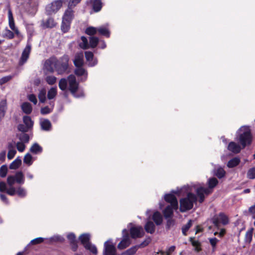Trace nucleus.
<instances>
[{"label": "nucleus", "mask_w": 255, "mask_h": 255, "mask_svg": "<svg viewBox=\"0 0 255 255\" xmlns=\"http://www.w3.org/2000/svg\"><path fill=\"white\" fill-rule=\"evenodd\" d=\"M236 138L240 142L241 145L234 141H231L228 144V149L234 153H238L242 149L251 143L252 135L250 128L248 126L241 127L237 132Z\"/></svg>", "instance_id": "f257e3e1"}, {"label": "nucleus", "mask_w": 255, "mask_h": 255, "mask_svg": "<svg viewBox=\"0 0 255 255\" xmlns=\"http://www.w3.org/2000/svg\"><path fill=\"white\" fill-rule=\"evenodd\" d=\"M68 85L69 90L74 97L81 98L84 96L83 90L79 89V84L75 76L70 75L68 77L67 79L62 78L60 80L59 87L62 91H66L67 89Z\"/></svg>", "instance_id": "f03ea898"}, {"label": "nucleus", "mask_w": 255, "mask_h": 255, "mask_svg": "<svg viewBox=\"0 0 255 255\" xmlns=\"http://www.w3.org/2000/svg\"><path fill=\"white\" fill-rule=\"evenodd\" d=\"M208 187L204 188L200 185L194 184L191 186V187L194 188L197 196L199 198V201L202 203L205 199V196L211 194L213 191V189L218 183V180L215 178L212 177L208 180L207 182Z\"/></svg>", "instance_id": "7ed1b4c3"}, {"label": "nucleus", "mask_w": 255, "mask_h": 255, "mask_svg": "<svg viewBox=\"0 0 255 255\" xmlns=\"http://www.w3.org/2000/svg\"><path fill=\"white\" fill-rule=\"evenodd\" d=\"M189 188V187L188 186L181 188L182 191L185 190L188 192L189 191L187 196L184 198H181L179 201V210L181 212H185L192 209L194 204L197 201V196L191 192L192 191L191 189H187Z\"/></svg>", "instance_id": "20e7f679"}, {"label": "nucleus", "mask_w": 255, "mask_h": 255, "mask_svg": "<svg viewBox=\"0 0 255 255\" xmlns=\"http://www.w3.org/2000/svg\"><path fill=\"white\" fill-rule=\"evenodd\" d=\"M0 191L5 192L10 196L16 194L21 198L25 197L27 194L26 190L23 187L18 186L15 188L13 186L7 187V184L3 181L0 182Z\"/></svg>", "instance_id": "39448f33"}, {"label": "nucleus", "mask_w": 255, "mask_h": 255, "mask_svg": "<svg viewBox=\"0 0 255 255\" xmlns=\"http://www.w3.org/2000/svg\"><path fill=\"white\" fill-rule=\"evenodd\" d=\"M8 24L10 28L13 31L9 30L7 28L5 29L4 30L2 36L8 39H12L14 37V33L19 37H21V35L19 32L17 28L15 26L14 19L13 17L11 10L9 9L8 10Z\"/></svg>", "instance_id": "423d86ee"}, {"label": "nucleus", "mask_w": 255, "mask_h": 255, "mask_svg": "<svg viewBox=\"0 0 255 255\" xmlns=\"http://www.w3.org/2000/svg\"><path fill=\"white\" fill-rule=\"evenodd\" d=\"M74 16V11L72 10V7L68 6L63 16L61 29L64 32H67L69 29L71 22L73 19Z\"/></svg>", "instance_id": "0eeeda50"}, {"label": "nucleus", "mask_w": 255, "mask_h": 255, "mask_svg": "<svg viewBox=\"0 0 255 255\" xmlns=\"http://www.w3.org/2000/svg\"><path fill=\"white\" fill-rule=\"evenodd\" d=\"M25 178L21 171H17L14 175H9L7 177L6 182L7 187L13 186L15 183L19 184H24Z\"/></svg>", "instance_id": "6e6552de"}, {"label": "nucleus", "mask_w": 255, "mask_h": 255, "mask_svg": "<svg viewBox=\"0 0 255 255\" xmlns=\"http://www.w3.org/2000/svg\"><path fill=\"white\" fill-rule=\"evenodd\" d=\"M69 58L67 55H64L60 59H56L55 70L58 74H62L66 72L68 68Z\"/></svg>", "instance_id": "1a4fd4ad"}, {"label": "nucleus", "mask_w": 255, "mask_h": 255, "mask_svg": "<svg viewBox=\"0 0 255 255\" xmlns=\"http://www.w3.org/2000/svg\"><path fill=\"white\" fill-rule=\"evenodd\" d=\"M181 191H182L181 189L180 190L177 189L176 190H172L170 193L165 194L164 196V199L165 201L169 203L170 205L173 206V207L178 208V201L177 198L174 196V194L180 195Z\"/></svg>", "instance_id": "9d476101"}, {"label": "nucleus", "mask_w": 255, "mask_h": 255, "mask_svg": "<svg viewBox=\"0 0 255 255\" xmlns=\"http://www.w3.org/2000/svg\"><path fill=\"white\" fill-rule=\"evenodd\" d=\"M131 237L133 239L139 238L143 236L144 232L141 226H133L132 223L128 225Z\"/></svg>", "instance_id": "9b49d317"}, {"label": "nucleus", "mask_w": 255, "mask_h": 255, "mask_svg": "<svg viewBox=\"0 0 255 255\" xmlns=\"http://www.w3.org/2000/svg\"><path fill=\"white\" fill-rule=\"evenodd\" d=\"M104 255H116L117 251L115 245L111 240H109L104 243Z\"/></svg>", "instance_id": "f8f14e48"}, {"label": "nucleus", "mask_w": 255, "mask_h": 255, "mask_svg": "<svg viewBox=\"0 0 255 255\" xmlns=\"http://www.w3.org/2000/svg\"><path fill=\"white\" fill-rule=\"evenodd\" d=\"M62 5V1L61 0H55L46 6V12L48 14L55 13L61 7Z\"/></svg>", "instance_id": "ddd939ff"}, {"label": "nucleus", "mask_w": 255, "mask_h": 255, "mask_svg": "<svg viewBox=\"0 0 255 255\" xmlns=\"http://www.w3.org/2000/svg\"><path fill=\"white\" fill-rule=\"evenodd\" d=\"M31 50V45L29 42V39L28 40L27 44L25 48L23 49L21 56L19 60V64L22 65L24 64L29 58V56Z\"/></svg>", "instance_id": "4468645a"}, {"label": "nucleus", "mask_w": 255, "mask_h": 255, "mask_svg": "<svg viewBox=\"0 0 255 255\" xmlns=\"http://www.w3.org/2000/svg\"><path fill=\"white\" fill-rule=\"evenodd\" d=\"M123 239L118 246V248L120 250L126 248L131 243L127 229H124L123 230Z\"/></svg>", "instance_id": "2eb2a0df"}, {"label": "nucleus", "mask_w": 255, "mask_h": 255, "mask_svg": "<svg viewBox=\"0 0 255 255\" xmlns=\"http://www.w3.org/2000/svg\"><path fill=\"white\" fill-rule=\"evenodd\" d=\"M212 222L215 226L219 228L220 223L223 225H226L228 223L229 221L226 215L224 214L220 213L219 215L214 217L212 219Z\"/></svg>", "instance_id": "dca6fc26"}, {"label": "nucleus", "mask_w": 255, "mask_h": 255, "mask_svg": "<svg viewBox=\"0 0 255 255\" xmlns=\"http://www.w3.org/2000/svg\"><path fill=\"white\" fill-rule=\"evenodd\" d=\"M56 65V59L51 58L47 60L44 64V69L49 72H53Z\"/></svg>", "instance_id": "f3484780"}, {"label": "nucleus", "mask_w": 255, "mask_h": 255, "mask_svg": "<svg viewBox=\"0 0 255 255\" xmlns=\"http://www.w3.org/2000/svg\"><path fill=\"white\" fill-rule=\"evenodd\" d=\"M85 55L89 66L93 67L97 64L98 60L96 58L94 57V54L92 52L86 51L85 52Z\"/></svg>", "instance_id": "a211bd4d"}, {"label": "nucleus", "mask_w": 255, "mask_h": 255, "mask_svg": "<svg viewBox=\"0 0 255 255\" xmlns=\"http://www.w3.org/2000/svg\"><path fill=\"white\" fill-rule=\"evenodd\" d=\"M177 209L171 205H168L163 211V214L165 219L171 218L173 216V211L176 210Z\"/></svg>", "instance_id": "6ab92c4d"}, {"label": "nucleus", "mask_w": 255, "mask_h": 255, "mask_svg": "<svg viewBox=\"0 0 255 255\" xmlns=\"http://www.w3.org/2000/svg\"><path fill=\"white\" fill-rule=\"evenodd\" d=\"M75 74L78 76L82 77L81 81H85L87 79L88 73L82 67H78L75 70Z\"/></svg>", "instance_id": "aec40b11"}, {"label": "nucleus", "mask_w": 255, "mask_h": 255, "mask_svg": "<svg viewBox=\"0 0 255 255\" xmlns=\"http://www.w3.org/2000/svg\"><path fill=\"white\" fill-rule=\"evenodd\" d=\"M147 244L148 243L146 242V241H144L143 243H142L139 246H135L127 250L126 252L124 253V255H133L136 253L139 247H143L144 246H146Z\"/></svg>", "instance_id": "412c9836"}, {"label": "nucleus", "mask_w": 255, "mask_h": 255, "mask_svg": "<svg viewBox=\"0 0 255 255\" xmlns=\"http://www.w3.org/2000/svg\"><path fill=\"white\" fill-rule=\"evenodd\" d=\"M74 63L76 67H81L84 64L83 54L82 53H77L75 55Z\"/></svg>", "instance_id": "4be33fe9"}, {"label": "nucleus", "mask_w": 255, "mask_h": 255, "mask_svg": "<svg viewBox=\"0 0 255 255\" xmlns=\"http://www.w3.org/2000/svg\"><path fill=\"white\" fill-rule=\"evenodd\" d=\"M15 144L14 143H9L8 145L7 158L8 159H11L15 156L16 151L15 149Z\"/></svg>", "instance_id": "5701e85b"}, {"label": "nucleus", "mask_w": 255, "mask_h": 255, "mask_svg": "<svg viewBox=\"0 0 255 255\" xmlns=\"http://www.w3.org/2000/svg\"><path fill=\"white\" fill-rule=\"evenodd\" d=\"M152 219L157 226L161 225L163 221L162 216L161 213L158 211H156L153 213Z\"/></svg>", "instance_id": "b1692460"}, {"label": "nucleus", "mask_w": 255, "mask_h": 255, "mask_svg": "<svg viewBox=\"0 0 255 255\" xmlns=\"http://www.w3.org/2000/svg\"><path fill=\"white\" fill-rule=\"evenodd\" d=\"M90 238V235L87 233L82 234L79 237V240L84 247L86 246V245H87L90 243L89 242Z\"/></svg>", "instance_id": "393cba45"}, {"label": "nucleus", "mask_w": 255, "mask_h": 255, "mask_svg": "<svg viewBox=\"0 0 255 255\" xmlns=\"http://www.w3.org/2000/svg\"><path fill=\"white\" fill-rule=\"evenodd\" d=\"M98 31L100 34L107 37H109L110 36V31L108 27V25H103L98 27Z\"/></svg>", "instance_id": "a878e982"}, {"label": "nucleus", "mask_w": 255, "mask_h": 255, "mask_svg": "<svg viewBox=\"0 0 255 255\" xmlns=\"http://www.w3.org/2000/svg\"><path fill=\"white\" fill-rule=\"evenodd\" d=\"M144 229L148 233L153 234L155 231V225L151 221H148L144 226Z\"/></svg>", "instance_id": "bb28decb"}, {"label": "nucleus", "mask_w": 255, "mask_h": 255, "mask_svg": "<svg viewBox=\"0 0 255 255\" xmlns=\"http://www.w3.org/2000/svg\"><path fill=\"white\" fill-rule=\"evenodd\" d=\"M7 109L6 101L2 100L0 102V120L4 117Z\"/></svg>", "instance_id": "cd10ccee"}, {"label": "nucleus", "mask_w": 255, "mask_h": 255, "mask_svg": "<svg viewBox=\"0 0 255 255\" xmlns=\"http://www.w3.org/2000/svg\"><path fill=\"white\" fill-rule=\"evenodd\" d=\"M214 174L219 178H223L226 174V171L224 168L221 166L215 168L214 170Z\"/></svg>", "instance_id": "c85d7f7f"}, {"label": "nucleus", "mask_w": 255, "mask_h": 255, "mask_svg": "<svg viewBox=\"0 0 255 255\" xmlns=\"http://www.w3.org/2000/svg\"><path fill=\"white\" fill-rule=\"evenodd\" d=\"M240 162L241 160L240 158L236 157L228 161L227 166L229 168H233L239 165Z\"/></svg>", "instance_id": "c756f323"}, {"label": "nucleus", "mask_w": 255, "mask_h": 255, "mask_svg": "<svg viewBox=\"0 0 255 255\" xmlns=\"http://www.w3.org/2000/svg\"><path fill=\"white\" fill-rule=\"evenodd\" d=\"M35 159L32 156V155L29 153H26L23 158V162L27 166H30L32 164Z\"/></svg>", "instance_id": "7c9ffc66"}, {"label": "nucleus", "mask_w": 255, "mask_h": 255, "mask_svg": "<svg viewBox=\"0 0 255 255\" xmlns=\"http://www.w3.org/2000/svg\"><path fill=\"white\" fill-rule=\"evenodd\" d=\"M40 126L44 130H49L51 128V123L48 120H43L40 121Z\"/></svg>", "instance_id": "2f4dec72"}, {"label": "nucleus", "mask_w": 255, "mask_h": 255, "mask_svg": "<svg viewBox=\"0 0 255 255\" xmlns=\"http://www.w3.org/2000/svg\"><path fill=\"white\" fill-rule=\"evenodd\" d=\"M30 151L34 154H38L42 152V148L37 143L33 144L30 148Z\"/></svg>", "instance_id": "473e14b6"}, {"label": "nucleus", "mask_w": 255, "mask_h": 255, "mask_svg": "<svg viewBox=\"0 0 255 255\" xmlns=\"http://www.w3.org/2000/svg\"><path fill=\"white\" fill-rule=\"evenodd\" d=\"M22 111L26 114H30L32 111V107L28 102H25L21 105Z\"/></svg>", "instance_id": "72a5a7b5"}, {"label": "nucleus", "mask_w": 255, "mask_h": 255, "mask_svg": "<svg viewBox=\"0 0 255 255\" xmlns=\"http://www.w3.org/2000/svg\"><path fill=\"white\" fill-rule=\"evenodd\" d=\"M81 41L79 43V46L83 49H87L89 48V43L88 40L85 36H82L81 38Z\"/></svg>", "instance_id": "f704fd0d"}, {"label": "nucleus", "mask_w": 255, "mask_h": 255, "mask_svg": "<svg viewBox=\"0 0 255 255\" xmlns=\"http://www.w3.org/2000/svg\"><path fill=\"white\" fill-rule=\"evenodd\" d=\"M21 164V160L18 157H17L9 165V168L11 169H16Z\"/></svg>", "instance_id": "c9c22d12"}, {"label": "nucleus", "mask_w": 255, "mask_h": 255, "mask_svg": "<svg viewBox=\"0 0 255 255\" xmlns=\"http://www.w3.org/2000/svg\"><path fill=\"white\" fill-rule=\"evenodd\" d=\"M23 121L26 127L28 129L31 128L33 125V122L31 118L28 116H24L23 118Z\"/></svg>", "instance_id": "e433bc0d"}, {"label": "nucleus", "mask_w": 255, "mask_h": 255, "mask_svg": "<svg viewBox=\"0 0 255 255\" xmlns=\"http://www.w3.org/2000/svg\"><path fill=\"white\" fill-rule=\"evenodd\" d=\"M99 39L98 37L92 36L89 39V48H95L97 46Z\"/></svg>", "instance_id": "4c0bfd02"}, {"label": "nucleus", "mask_w": 255, "mask_h": 255, "mask_svg": "<svg viewBox=\"0 0 255 255\" xmlns=\"http://www.w3.org/2000/svg\"><path fill=\"white\" fill-rule=\"evenodd\" d=\"M68 239L71 242V243H73L72 246V249L74 251H76L77 249V245L75 244V236L73 233H69L67 235Z\"/></svg>", "instance_id": "58836bf2"}, {"label": "nucleus", "mask_w": 255, "mask_h": 255, "mask_svg": "<svg viewBox=\"0 0 255 255\" xmlns=\"http://www.w3.org/2000/svg\"><path fill=\"white\" fill-rule=\"evenodd\" d=\"M57 88L52 87L49 89L47 94L48 99L49 100L53 99L57 95Z\"/></svg>", "instance_id": "ea45409f"}, {"label": "nucleus", "mask_w": 255, "mask_h": 255, "mask_svg": "<svg viewBox=\"0 0 255 255\" xmlns=\"http://www.w3.org/2000/svg\"><path fill=\"white\" fill-rule=\"evenodd\" d=\"M45 80L47 84L52 85L56 83L57 78L53 75H47L45 78Z\"/></svg>", "instance_id": "a19ab883"}, {"label": "nucleus", "mask_w": 255, "mask_h": 255, "mask_svg": "<svg viewBox=\"0 0 255 255\" xmlns=\"http://www.w3.org/2000/svg\"><path fill=\"white\" fill-rule=\"evenodd\" d=\"M254 231L253 228L250 229L246 233L245 241L250 243L252 240L253 233Z\"/></svg>", "instance_id": "79ce46f5"}, {"label": "nucleus", "mask_w": 255, "mask_h": 255, "mask_svg": "<svg viewBox=\"0 0 255 255\" xmlns=\"http://www.w3.org/2000/svg\"><path fill=\"white\" fill-rule=\"evenodd\" d=\"M93 7L95 12L99 11L102 8L101 0H95L93 2Z\"/></svg>", "instance_id": "37998d69"}, {"label": "nucleus", "mask_w": 255, "mask_h": 255, "mask_svg": "<svg viewBox=\"0 0 255 255\" xmlns=\"http://www.w3.org/2000/svg\"><path fill=\"white\" fill-rule=\"evenodd\" d=\"M46 91L45 89H41L38 94L39 101L41 103H44L46 101Z\"/></svg>", "instance_id": "c03bdc74"}, {"label": "nucleus", "mask_w": 255, "mask_h": 255, "mask_svg": "<svg viewBox=\"0 0 255 255\" xmlns=\"http://www.w3.org/2000/svg\"><path fill=\"white\" fill-rule=\"evenodd\" d=\"M85 248L88 250H89L92 254L94 255H96L98 253L96 247L95 245L91 244V243L86 245Z\"/></svg>", "instance_id": "a18cd8bd"}, {"label": "nucleus", "mask_w": 255, "mask_h": 255, "mask_svg": "<svg viewBox=\"0 0 255 255\" xmlns=\"http://www.w3.org/2000/svg\"><path fill=\"white\" fill-rule=\"evenodd\" d=\"M247 178L250 179L255 178V167L250 168L247 173Z\"/></svg>", "instance_id": "49530a36"}, {"label": "nucleus", "mask_w": 255, "mask_h": 255, "mask_svg": "<svg viewBox=\"0 0 255 255\" xmlns=\"http://www.w3.org/2000/svg\"><path fill=\"white\" fill-rule=\"evenodd\" d=\"M8 168L6 165H3L0 167V176L2 178L5 177L7 173Z\"/></svg>", "instance_id": "de8ad7c7"}, {"label": "nucleus", "mask_w": 255, "mask_h": 255, "mask_svg": "<svg viewBox=\"0 0 255 255\" xmlns=\"http://www.w3.org/2000/svg\"><path fill=\"white\" fill-rule=\"evenodd\" d=\"M98 31V28L90 26L86 28L85 32L89 35H93L95 34Z\"/></svg>", "instance_id": "09e8293b"}, {"label": "nucleus", "mask_w": 255, "mask_h": 255, "mask_svg": "<svg viewBox=\"0 0 255 255\" xmlns=\"http://www.w3.org/2000/svg\"><path fill=\"white\" fill-rule=\"evenodd\" d=\"M193 221L191 220H190L187 224L184 225L182 229V233L184 235H186V232L188 231V230L190 229V228L191 227L192 225Z\"/></svg>", "instance_id": "8fccbe9b"}, {"label": "nucleus", "mask_w": 255, "mask_h": 255, "mask_svg": "<svg viewBox=\"0 0 255 255\" xmlns=\"http://www.w3.org/2000/svg\"><path fill=\"white\" fill-rule=\"evenodd\" d=\"M56 24V23L55 22L54 20L52 18H48L47 21L45 22V23H44V26L46 27H54Z\"/></svg>", "instance_id": "3c124183"}, {"label": "nucleus", "mask_w": 255, "mask_h": 255, "mask_svg": "<svg viewBox=\"0 0 255 255\" xmlns=\"http://www.w3.org/2000/svg\"><path fill=\"white\" fill-rule=\"evenodd\" d=\"M19 140L24 143H27L29 140V135L26 133H22L19 136Z\"/></svg>", "instance_id": "603ef678"}, {"label": "nucleus", "mask_w": 255, "mask_h": 255, "mask_svg": "<svg viewBox=\"0 0 255 255\" xmlns=\"http://www.w3.org/2000/svg\"><path fill=\"white\" fill-rule=\"evenodd\" d=\"M16 146L17 149L18 150V151L19 152H23L25 150V143L22 142H21V141L17 142L16 144Z\"/></svg>", "instance_id": "864d4df0"}, {"label": "nucleus", "mask_w": 255, "mask_h": 255, "mask_svg": "<svg viewBox=\"0 0 255 255\" xmlns=\"http://www.w3.org/2000/svg\"><path fill=\"white\" fill-rule=\"evenodd\" d=\"M12 77L11 76H7L0 79V85H3L7 82L9 81Z\"/></svg>", "instance_id": "5fc2aeb1"}, {"label": "nucleus", "mask_w": 255, "mask_h": 255, "mask_svg": "<svg viewBox=\"0 0 255 255\" xmlns=\"http://www.w3.org/2000/svg\"><path fill=\"white\" fill-rule=\"evenodd\" d=\"M44 239L43 238L39 237L32 240L30 243L33 245H36L41 243L44 241Z\"/></svg>", "instance_id": "6e6d98bb"}, {"label": "nucleus", "mask_w": 255, "mask_h": 255, "mask_svg": "<svg viewBox=\"0 0 255 255\" xmlns=\"http://www.w3.org/2000/svg\"><path fill=\"white\" fill-rule=\"evenodd\" d=\"M52 108L45 107L41 109V113L43 115L49 114L51 112Z\"/></svg>", "instance_id": "4d7b16f0"}, {"label": "nucleus", "mask_w": 255, "mask_h": 255, "mask_svg": "<svg viewBox=\"0 0 255 255\" xmlns=\"http://www.w3.org/2000/svg\"><path fill=\"white\" fill-rule=\"evenodd\" d=\"M63 238L59 235H55L49 239L50 242L62 241Z\"/></svg>", "instance_id": "13d9d810"}, {"label": "nucleus", "mask_w": 255, "mask_h": 255, "mask_svg": "<svg viewBox=\"0 0 255 255\" xmlns=\"http://www.w3.org/2000/svg\"><path fill=\"white\" fill-rule=\"evenodd\" d=\"M191 243H192V245L195 247V251L197 252H199L201 250V249L199 246V242L197 241L193 240L192 239H191Z\"/></svg>", "instance_id": "bf43d9fd"}, {"label": "nucleus", "mask_w": 255, "mask_h": 255, "mask_svg": "<svg viewBox=\"0 0 255 255\" xmlns=\"http://www.w3.org/2000/svg\"><path fill=\"white\" fill-rule=\"evenodd\" d=\"M81 0H70L68 6L73 7L75 6Z\"/></svg>", "instance_id": "052dcab7"}, {"label": "nucleus", "mask_w": 255, "mask_h": 255, "mask_svg": "<svg viewBox=\"0 0 255 255\" xmlns=\"http://www.w3.org/2000/svg\"><path fill=\"white\" fill-rule=\"evenodd\" d=\"M28 99L30 101L32 102L34 104L37 103V99L35 96L33 94H31L28 96Z\"/></svg>", "instance_id": "680f3d73"}, {"label": "nucleus", "mask_w": 255, "mask_h": 255, "mask_svg": "<svg viewBox=\"0 0 255 255\" xmlns=\"http://www.w3.org/2000/svg\"><path fill=\"white\" fill-rule=\"evenodd\" d=\"M6 151L3 150L0 152V162H3L5 158Z\"/></svg>", "instance_id": "e2e57ef3"}, {"label": "nucleus", "mask_w": 255, "mask_h": 255, "mask_svg": "<svg viewBox=\"0 0 255 255\" xmlns=\"http://www.w3.org/2000/svg\"><path fill=\"white\" fill-rule=\"evenodd\" d=\"M18 129L19 130L23 131V132H26L28 130V128H27L26 126H24L23 125H19L18 126Z\"/></svg>", "instance_id": "0e129e2a"}, {"label": "nucleus", "mask_w": 255, "mask_h": 255, "mask_svg": "<svg viewBox=\"0 0 255 255\" xmlns=\"http://www.w3.org/2000/svg\"><path fill=\"white\" fill-rule=\"evenodd\" d=\"M210 243L212 246L214 248L216 247L217 243L218 242V240L216 238H211L210 239Z\"/></svg>", "instance_id": "69168bd1"}, {"label": "nucleus", "mask_w": 255, "mask_h": 255, "mask_svg": "<svg viewBox=\"0 0 255 255\" xmlns=\"http://www.w3.org/2000/svg\"><path fill=\"white\" fill-rule=\"evenodd\" d=\"M174 224V221L172 219H169L167 221V226L168 228H170Z\"/></svg>", "instance_id": "338daca9"}, {"label": "nucleus", "mask_w": 255, "mask_h": 255, "mask_svg": "<svg viewBox=\"0 0 255 255\" xmlns=\"http://www.w3.org/2000/svg\"><path fill=\"white\" fill-rule=\"evenodd\" d=\"M0 198L1 200L5 204H8V200L5 195L0 194Z\"/></svg>", "instance_id": "774afa93"}]
</instances>
